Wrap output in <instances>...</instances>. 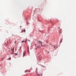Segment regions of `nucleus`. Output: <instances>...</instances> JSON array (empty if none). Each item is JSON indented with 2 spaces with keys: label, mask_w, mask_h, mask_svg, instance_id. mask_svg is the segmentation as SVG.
I'll return each instance as SVG.
<instances>
[{
  "label": "nucleus",
  "mask_w": 76,
  "mask_h": 76,
  "mask_svg": "<svg viewBox=\"0 0 76 76\" xmlns=\"http://www.w3.org/2000/svg\"><path fill=\"white\" fill-rule=\"evenodd\" d=\"M39 44H42V42H41L40 41H39Z\"/></svg>",
  "instance_id": "f03ea898"
},
{
  "label": "nucleus",
  "mask_w": 76,
  "mask_h": 76,
  "mask_svg": "<svg viewBox=\"0 0 76 76\" xmlns=\"http://www.w3.org/2000/svg\"><path fill=\"white\" fill-rule=\"evenodd\" d=\"M15 55H16V56L17 55V54L16 53H15Z\"/></svg>",
  "instance_id": "39448f33"
},
{
  "label": "nucleus",
  "mask_w": 76,
  "mask_h": 76,
  "mask_svg": "<svg viewBox=\"0 0 76 76\" xmlns=\"http://www.w3.org/2000/svg\"><path fill=\"white\" fill-rule=\"evenodd\" d=\"M52 47H53V45H52Z\"/></svg>",
  "instance_id": "dca6fc26"
},
{
  "label": "nucleus",
  "mask_w": 76,
  "mask_h": 76,
  "mask_svg": "<svg viewBox=\"0 0 76 76\" xmlns=\"http://www.w3.org/2000/svg\"><path fill=\"white\" fill-rule=\"evenodd\" d=\"M25 31H26V30H24V32H25Z\"/></svg>",
  "instance_id": "423d86ee"
},
{
  "label": "nucleus",
  "mask_w": 76,
  "mask_h": 76,
  "mask_svg": "<svg viewBox=\"0 0 76 76\" xmlns=\"http://www.w3.org/2000/svg\"><path fill=\"white\" fill-rule=\"evenodd\" d=\"M28 71H25V73H26V72Z\"/></svg>",
  "instance_id": "0eeeda50"
},
{
  "label": "nucleus",
  "mask_w": 76,
  "mask_h": 76,
  "mask_svg": "<svg viewBox=\"0 0 76 76\" xmlns=\"http://www.w3.org/2000/svg\"><path fill=\"white\" fill-rule=\"evenodd\" d=\"M50 44V45H51V44Z\"/></svg>",
  "instance_id": "f3484780"
},
{
  "label": "nucleus",
  "mask_w": 76,
  "mask_h": 76,
  "mask_svg": "<svg viewBox=\"0 0 76 76\" xmlns=\"http://www.w3.org/2000/svg\"><path fill=\"white\" fill-rule=\"evenodd\" d=\"M11 60V58H9V60Z\"/></svg>",
  "instance_id": "20e7f679"
},
{
  "label": "nucleus",
  "mask_w": 76,
  "mask_h": 76,
  "mask_svg": "<svg viewBox=\"0 0 76 76\" xmlns=\"http://www.w3.org/2000/svg\"><path fill=\"white\" fill-rule=\"evenodd\" d=\"M44 46H43L42 47H44Z\"/></svg>",
  "instance_id": "a211bd4d"
},
{
  "label": "nucleus",
  "mask_w": 76,
  "mask_h": 76,
  "mask_svg": "<svg viewBox=\"0 0 76 76\" xmlns=\"http://www.w3.org/2000/svg\"><path fill=\"white\" fill-rule=\"evenodd\" d=\"M22 42H24V41H22Z\"/></svg>",
  "instance_id": "9b49d317"
},
{
  "label": "nucleus",
  "mask_w": 76,
  "mask_h": 76,
  "mask_svg": "<svg viewBox=\"0 0 76 76\" xmlns=\"http://www.w3.org/2000/svg\"><path fill=\"white\" fill-rule=\"evenodd\" d=\"M29 72H31V71H29Z\"/></svg>",
  "instance_id": "4468645a"
},
{
  "label": "nucleus",
  "mask_w": 76,
  "mask_h": 76,
  "mask_svg": "<svg viewBox=\"0 0 76 76\" xmlns=\"http://www.w3.org/2000/svg\"><path fill=\"white\" fill-rule=\"evenodd\" d=\"M41 75L42 76V74H41Z\"/></svg>",
  "instance_id": "2eb2a0df"
},
{
  "label": "nucleus",
  "mask_w": 76,
  "mask_h": 76,
  "mask_svg": "<svg viewBox=\"0 0 76 76\" xmlns=\"http://www.w3.org/2000/svg\"><path fill=\"white\" fill-rule=\"evenodd\" d=\"M25 56V53H24L23 54V57H24V56Z\"/></svg>",
  "instance_id": "7ed1b4c3"
},
{
  "label": "nucleus",
  "mask_w": 76,
  "mask_h": 76,
  "mask_svg": "<svg viewBox=\"0 0 76 76\" xmlns=\"http://www.w3.org/2000/svg\"><path fill=\"white\" fill-rule=\"evenodd\" d=\"M48 53H49V52H48Z\"/></svg>",
  "instance_id": "aec40b11"
},
{
  "label": "nucleus",
  "mask_w": 76,
  "mask_h": 76,
  "mask_svg": "<svg viewBox=\"0 0 76 76\" xmlns=\"http://www.w3.org/2000/svg\"><path fill=\"white\" fill-rule=\"evenodd\" d=\"M28 41H30V40H28Z\"/></svg>",
  "instance_id": "ddd939ff"
},
{
  "label": "nucleus",
  "mask_w": 76,
  "mask_h": 76,
  "mask_svg": "<svg viewBox=\"0 0 76 76\" xmlns=\"http://www.w3.org/2000/svg\"><path fill=\"white\" fill-rule=\"evenodd\" d=\"M38 10H40L39 9H38Z\"/></svg>",
  "instance_id": "f8f14e48"
},
{
  "label": "nucleus",
  "mask_w": 76,
  "mask_h": 76,
  "mask_svg": "<svg viewBox=\"0 0 76 76\" xmlns=\"http://www.w3.org/2000/svg\"><path fill=\"white\" fill-rule=\"evenodd\" d=\"M29 47H28V48H27V50H28V52H29Z\"/></svg>",
  "instance_id": "f257e3e1"
},
{
  "label": "nucleus",
  "mask_w": 76,
  "mask_h": 76,
  "mask_svg": "<svg viewBox=\"0 0 76 76\" xmlns=\"http://www.w3.org/2000/svg\"><path fill=\"white\" fill-rule=\"evenodd\" d=\"M12 50L13 51H14V48H13V50Z\"/></svg>",
  "instance_id": "9d476101"
},
{
  "label": "nucleus",
  "mask_w": 76,
  "mask_h": 76,
  "mask_svg": "<svg viewBox=\"0 0 76 76\" xmlns=\"http://www.w3.org/2000/svg\"><path fill=\"white\" fill-rule=\"evenodd\" d=\"M60 30H61V29Z\"/></svg>",
  "instance_id": "6ab92c4d"
},
{
  "label": "nucleus",
  "mask_w": 76,
  "mask_h": 76,
  "mask_svg": "<svg viewBox=\"0 0 76 76\" xmlns=\"http://www.w3.org/2000/svg\"><path fill=\"white\" fill-rule=\"evenodd\" d=\"M54 48H56V46H54Z\"/></svg>",
  "instance_id": "6e6552de"
},
{
  "label": "nucleus",
  "mask_w": 76,
  "mask_h": 76,
  "mask_svg": "<svg viewBox=\"0 0 76 76\" xmlns=\"http://www.w3.org/2000/svg\"><path fill=\"white\" fill-rule=\"evenodd\" d=\"M41 46H42H42H43V45H42V44H41Z\"/></svg>",
  "instance_id": "1a4fd4ad"
}]
</instances>
